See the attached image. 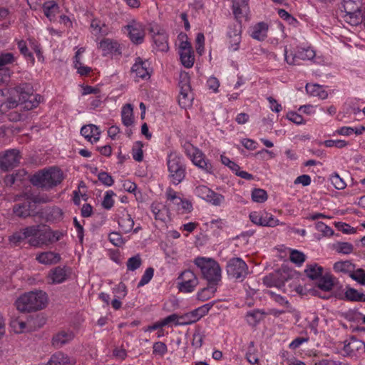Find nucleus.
Masks as SVG:
<instances>
[{"label":"nucleus","mask_w":365,"mask_h":365,"mask_svg":"<svg viewBox=\"0 0 365 365\" xmlns=\"http://www.w3.org/2000/svg\"><path fill=\"white\" fill-rule=\"evenodd\" d=\"M46 302L47 296L45 292H30L20 296L16 301V306L21 312H31L43 309Z\"/></svg>","instance_id":"obj_1"},{"label":"nucleus","mask_w":365,"mask_h":365,"mask_svg":"<svg viewBox=\"0 0 365 365\" xmlns=\"http://www.w3.org/2000/svg\"><path fill=\"white\" fill-rule=\"evenodd\" d=\"M63 179L62 171L56 168L43 170L34 174L31 182L34 186L49 190L60 184Z\"/></svg>","instance_id":"obj_2"},{"label":"nucleus","mask_w":365,"mask_h":365,"mask_svg":"<svg viewBox=\"0 0 365 365\" xmlns=\"http://www.w3.org/2000/svg\"><path fill=\"white\" fill-rule=\"evenodd\" d=\"M195 264L200 269L203 277L208 284L217 285L221 280V269L212 258L198 257L194 260Z\"/></svg>","instance_id":"obj_3"},{"label":"nucleus","mask_w":365,"mask_h":365,"mask_svg":"<svg viewBox=\"0 0 365 365\" xmlns=\"http://www.w3.org/2000/svg\"><path fill=\"white\" fill-rule=\"evenodd\" d=\"M169 176L175 185L180 183L185 178V165L178 155L170 153L168 160Z\"/></svg>","instance_id":"obj_4"},{"label":"nucleus","mask_w":365,"mask_h":365,"mask_svg":"<svg viewBox=\"0 0 365 365\" xmlns=\"http://www.w3.org/2000/svg\"><path fill=\"white\" fill-rule=\"evenodd\" d=\"M15 91L19 96V101L25 103V108L32 109L38 106L41 96L40 95H34V89L31 84L23 83L15 87Z\"/></svg>","instance_id":"obj_5"},{"label":"nucleus","mask_w":365,"mask_h":365,"mask_svg":"<svg viewBox=\"0 0 365 365\" xmlns=\"http://www.w3.org/2000/svg\"><path fill=\"white\" fill-rule=\"evenodd\" d=\"M180 95L178 103L180 107L186 109L192 105L193 95L190 84V76L187 73H181L180 75Z\"/></svg>","instance_id":"obj_6"},{"label":"nucleus","mask_w":365,"mask_h":365,"mask_svg":"<svg viewBox=\"0 0 365 365\" xmlns=\"http://www.w3.org/2000/svg\"><path fill=\"white\" fill-rule=\"evenodd\" d=\"M361 6V0H343L345 21L352 26L359 24Z\"/></svg>","instance_id":"obj_7"},{"label":"nucleus","mask_w":365,"mask_h":365,"mask_svg":"<svg viewBox=\"0 0 365 365\" xmlns=\"http://www.w3.org/2000/svg\"><path fill=\"white\" fill-rule=\"evenodd\" d=\"M59 240L58 232H53L50 228L43 227L41 229L40 226L38 227V233L36 237L29 239V245L33 247H41L44 245H48L53 242Z\"/></svg>","instance_id":"obj_8"},{"label":"nucleus","mask_w":365,"mask_h":365,"mask_svg":"<svg viewBox=\"0 0 365 365\" xmlns=\"http://www.w3.org/2000/svg\"><path fill=\"white\" fill-rule=\"evenodd\" d=\"M226 269L229 276L240 281H243L248 274V267L240 257L230 259Z\"/></svg>","instance_id":"obj_9"},{"label":"nucleus","mask_w":365,"mask_h":365,"mask_svg":"<svg viewBox=\"0 0 365 365\" xmlns=\"http://www.w3.org/2000/svg\"><path fill=\"white\" fill-rule=\"evenodd\" d=\"M20 153L16 149L6 150L0 153V168L4 171L13 169L20 162Z\"/></svg>","instance_id":"obj_10"},{"label":"nucleus","mask_w":365,"mask_h":365,"mask_svg":"<svg viewBox=\"0 0 365 365\" xmlns=\"http://www.w3.org/2000/svg\"><path fill=\"white\" fill-rule=\"evenodd\" d=\"M178 289L182 292H192L198 284L195 274L190 270H185L178 277Z\"/></svg>","instance_id":"obj_11"},{"label":"nucleus","mask_w":365,"mask_h":365,"mask_svg":"<svg viewBox=\"0 0 365 365\" xmlns=\"http://www.w3.org/2000/svg\"><path fill=\"white\" fill-rule=\"evenodd\" d=\"M315 51L310 47H298L296 53L290 58L289 56H287V48L284 49V58L289 65L299 64L298 60H312L315 57Z\"/></svg>","instance_id":"obj_12"},{"label":"nucleus","mask_w":365,"mask_h":365,"mask_svg":"<svg viewBox=\"0 0 365 365\" xmlns=\"http://www.w3.org/2000/svg\"><path fill=\"white\" fill-rule=\"evenodd\" d=\"M37 316L36 317H30L27 319V322H24L22 319L17 318L13 319L11 322V327L13 331L16 334H21L26 331H31L33 329H36L37 327H40L41 325H37L36 322L41 320Z\"/></svg>","instance_id":"obj_13"},{"label":"nucleus","mask_w":365,"mask_h":365,"mask_svg":"<svg viewBox=\"0 0 365 365\" xmlns=\"http://www.w3.org/2000/svg\"><path fill=\"white\" fill-rule=\"evenodd\" d=\"M180 61L185 68L192 67L195 62L194 51L191 43L187 41H182L179 47Z\"/></svg>","instance_id":"obj_14"},{"label":"nucleus","mask_w":365,"mask_h":365,"mask_svg":"<svg viewBox=\"0 0 365 365\" xmlns=\"http://www.w3.org/2000/svg\"><path fill=\"white\" fill-rule=\"evenodd\" d=\"M242 26L240 23H234L229 26L227 37L229 38V49L237 51L241 42Z\"/></svg>","instance_id":"obj_15"},{"label":"nucleus","mask_w":365,"mask_h":365,"mask_svg":"<svg viewBox=\"0 0 365 365\" xmlns=\"http://www.w3.org/2000/svg\"><path fill=\"white\" fill-rule=\"evenodd\" d=\"M289 279V274L286 272L277 271L265 276L263 283L267 287H276L281 288Z\"/></svg>","instance_id":"obj_16"},{"label":"nucleus","mask_w":365,"mask_h":365,"mask_svg":"<svg viewBox=\"0 0 365 365\" xmlns=\"http://www.w3.org/2000/svg\"><path fill=\"white\" fill-rule=\"evenodd\" d=\"M131 71L135 73L136 77L144 79L150 78L152 68L148 61L143 60L141 58L138 57L131 68Z\"/></svg>","instance_id":"obj_17"},{"label":"nucleus","mask_w":365,"mask_h":365,"mask_svg":"<svg viewBox=\"0 0 365 365\" xmlns=\"http://www.w3.org/2000/svg\"><path fill=\"white\" fill-rule=\"evenodd\" d=\"M150 33H153V39L155 48L162 52H166L169 49L168 43V35L164 30H159L154 28L149 29Z\"/></svg>","instance_id":"obj_18"},{"label":"nucleus","mask_w":365,"mask_h":365,"mask_svg":"<svg viewBox=\"0 0 365 365\" xmlns=\"http://www.w3.org/2000/svg\"><path fill=\"white\" fill-rule=\"evenodd\" d=\"M14 59L11 53H0V85L7 81L9 77V69L4 68V66L12 63Z\"/></svg>","instance_id":"obj_19"},{"label":"nucleus","mask_w":365,"mask_h":365,"mask_svg":"<svg viewBox=\"0 0 365 365\" xmlns=\"http://www.w3.org/2000/svg\"><path fill=\"white\" fill-rule=\"evenodd\" d=\"M250 220L257 225L274 227L278 225V220L274 219L272 215L265 213V215H260L257 212L250 214Z\"/></svg>","instance_id":"obj_20"},{"label":"nucleus","mask_w":365,"mask_h":365,"mask_svg":"<svg viewBox=\"0 0 365 365\" xmlns=\"http://www.w3.org/2000/svg\"><path fill=\"white\" fill-rule=\"evenodd\" d=\"M74 338V334L71 331H61L54 334L52 338V345L57 349L69 343Z\"/></svg>","instance_id":"obj_21"},{"label":"nucleus","mask_w":365,"mask_h":365,"mask_svg":"<svg viewBox=\"0 0 365 365\" xmlns=\"http://www.w3.org/2000/svg\"><path fill=\"white\" fill-rule=\"evenodd\" d=\"M70 274V269L66 267H56L49 272L48 278L53 284H60L64 282Z\"/></svg>","instance_id":"obj_22"},{"label":"nucleus","mask_w":365,"mask_h":365,"mask_svg":"<svg viewBox=\"0 0 365 365\" xmlns=\"http://www.w3.org/2000/svg\"><path fill=\"white\" fill-rule=\"evenodd\" d=\"M81 134L88 141L93 143L99 140L101 132L96 125L89 124L81 128Z\"/></svg>","instance_id":"obj_23"},{"label":"nucleus","mask_w":365,"mask_h":365,"mask_svg":"<svg viewBox=\"0 0 365 365\" xmlns=\"http://www.w3.org/2000/svg\"><path fill=\"white\" fill-rule=\"evenodd\" d=\"M129 31L130 38L135 44H140L143 41L145 31L142 25L134 24L127 26Z\"/></svg>","instance_id":"obj_24"},{"label":"nucleus","mask_w":365,"mask_h":365,"mask_svg":"<svg viewBox=\"0 0 365 365\" xmlns=\"http://www.w3.org/2000/svg\"><path fill=\"white\" fill-rule=\"evenodd\" d=\"M197 190L201 194L205 195V196L202 197L204 199L215 205H220L224 198L222 195L213 192L206 186L198 187Z\"/></svg>","instance_id":"obj_25"},{"label":"nucleus","mask_w":365,"mask_h":365,"mask_svg":"<svg viewBox=\"0 0 365 365\" xmlns=\"http://www.w3.org/2000/svg\"><path fill=\"white\" fill-rule=\"evenodd\" d=\"M335 277H334L331 274L326 273L325 274H322L317 282V287L322 291L329 292L332 289L335 284Z\"/></svg>","instance_id":"obj_26"},{"label":"nucleus","mask_w":365,"mask_h":365,"mask_svg":"<svg viewBox=\"0 0 365 365\" xmlns=\"http://www.w3.org/2000/svg\"><path fill=\"white\" fill-rule=\"evenodd\" d=\"M19 103L13 98H8L4 91L0 90V113H4L9 110L16 108Z\"/></svg>","instance_id":"obj_27"},{"label":"nucleus","mask_w":365,"mask_h":365,"mask_svg":"<svg viewBox=\"0 0 365 365\" xmlns=\"http://www.w3.org/2000/svg\"><path fill=\"white\" fill-rule=\"evenodd\" d=\"M233 14L237 19L247 15L249 12L248 0L233 1Z\"/></svg>","instance_id":"obj_28"},{"label":"nucleus","mask_w":365,"mask_h":365,"mask_svg":"<svg viewBox=\"0 0 365 365\" xmlns=\"http://www.w3.org/2000/svg\"><path fill=\"white\" fill-rule=\"evenodd\" d=\"M36 260L43 264H51L58 262L61 257L58 254L53 252H44L36 255Z\"/></svg>","instance_id":"obj_29"},{"label":"nucleus","mask_w":365,"mask_h":365,"mask_svg":"<svg viewBox=\"0 0 365 365\" xmlns=\"http://www.w3.org/2000/svg\"><path fill=\"white\" fill-rule=\"evenodd\" d=\"M192 161L200 168L205 170L207 173H212V165L205 160L203 153L200 151L196 150L193 153Z\"/></svg>","instance_id":"obj_30"},{"label":"nucleus","mask_w":365,"mask_h":365,"mask_svg":"<svg viewBox=\"0 0 365 365\" xmlns=\"http://www.w3.org/2000/svg\"><path fill=\"white\" fill-rule=\"evenodd\" d=\"M85 50V48L81 47L76 52V55L74 56V67L77 69L78 73L81 76H86L92 71L91 67L83 66V63L80 60V55L83 53Z\"/></svg>","instance_id":"obj_31"},{"label":"nucleus","mask_w":365,"mask_h":365,"mask_svg":"<svg viewBox=\"0 0 365 365\" xmlns=\"http://www.w3.org/2000/svg\"><path fill=\"white\" fill-rule=\"evenodd\" d=\"M150 208L156 220L165 221L168 210L165 205L160 202H153Z\"/></svg>","instance_id":"obj_32"},{"label":"nucleus","mask_w":365,"mask_h":365,"mask_svg":"<svg viewBox=\"0 0 365 365\" xmlns=\"http://www.w3.org/2000/svg\"><path fill=\"white\" fill-rule=\"evenodd\" d=\"M31 203L29 201L19 203L14 206L13 212L16 216L25 218L31 215Z\"/></svg>","instance_id":"obj_33"},{"label":"nucleus","mask_w":365,"mask_h":365,"mask_svg":"<svg viewBox=\"0 0 365 365\" xmlns=\"http://www.w3.org/2000/svg\"><path fill=\"white\" fill-rule=\"evenodd\" d=\"M268 26L266 23L260 22L256 24L252 33V37L258 41H264L267 37Z\"/></svg>","instance_id":"obj_34"},{"label":"nucleus","mask_w":365,"mask_h":365,"mask_svg":"<svg viewBox=\"0 0 365 365\" xmlns=\"http://www.w3.org/2000/svg\"><path fill=\"white\" fill-rule=\"evenodd\" d=\"M71 364L72 361L68 355L58 352L52 355L46 365H71Z\"/></svg>","instance_id":"obj_35"},{"label":"nucleus","mask_w":365,"mask_h":365,"mask_svg":"<svg viewBox=\"0 0 365 365\" xmlns=\"http://www.w3.org/2000/svg\"><path fill=\"white\" fill-rule=\"evenodd\" d=\"M118 223L125 232H130L134 225V221L131 215L127 212L123 213L122 216L118 218Z\"/></svg>","instance_id":"obj_36"},{"label":"nucleus","mask_w":365,"mask_h":365,"mask_svg":"<svg viewBox=\"0 0 365 365\" xmlns=\"http://www.w3.org/2000/svg\"><path fill=\"white\" fill-rule=\"evenodd\" d=\"M365 344L355 338H351L348 344L344 345V350L349 354H354L359 350L364 351Z\"/></svg>","instance_id":"obj_37"},{"label":"nucleus","mask_w":365,"mask_h":365,"mask_svg":"<svg viewBox=\"0 0 365 365\" xmlns=\"http://www.w3.org/2000/svg\"><path fill=\"white\" fill-rule=\"evenodd\" d=\"M355 269V265L350 261H340L334 263V269L337 272L348 273L349 275Z\"/></svg>","instance_id":"obj_38"},{"label":"nucleus","mask_w":365,"mask_h":365,"mask_svg":"<svg viewBox=\"0 0 365 365\" xmlns=\"http://www.w3.org/2000/svg\"><path fill=\"white\" fill-rule=\"evenodd\" d=\"M343 299L342 297H341ZM348 301L351 302H365V294L359 293L354 288H348L344 294V298Z\"/></svg>","instance_id":"obj_39"},{"label":"nucleus","mask_w":365,"mask_h":365,"mask_svg":"<svg viewBox=\"0 0 365 365\" xmlns=\"http://www.w3.org/2000/svg\"><path fill=\"white\" fill-rule=\"evenodd\" d=\"M100 48L102 49L103 55L116 52L118 50V43L109 38H105L100 42Z\"/></svg>","instance_id":"obj_40"},{"label":"nucleus","mask_w":365,"mask_h":365,"mask_svg":"<svg viewBox=\"0 0 365 365\" xmlns=\"http://www.w3.org/2000/svg\"><path fill=\"white\" fill-rule=\"evenodd\" d=\"M122 121L125 126H130L133 123V107L130 104H126L123 107L122 112Z\"/></svg>","instance_id":"obj_41"},{"label":"nucleus","mask_w":365,"mask_h":365,"mask_svg":"<svg viewBox=\"0 0 365 365\" xmlns=\"http://www.w3.org/2000/svg\"><path fill=\"white\" fill-rule=\"evenodd\" d=\"M304 272L309 278L318 279L322 275L323 268L317 264H312L307 265Z\"/></svg>","instance_id":"obj_42"},{"label":"nucleus","mask_w":365,"mask_h":365,"mask_svg":"<svg viewBox=\"0 0 365 365\" xmlns=\"http://www.w3.org/2000/svg\"><path fill=\"white\" fill-rule=\"evenodd\" d=\"M43 9L45 16L50 20H52L55 16L56 12L58 10V6L55 1L51 0L45 2Z\"/></svg>","instance_id":"obj_43"},{"label":"nucleus","mask_w":365,"mask_h":365,"mask_svg":"<svg viewBox=\"0 0 365 365\" xmlns=\"http://www.w3.org/2000/svg\"><path fill=\"white\" fill-rule=\"evenodd\" d=\"M306 90L314 96H318L322 99H325L328 96V93L319 85L314 84L312 86L307 85Z\"/></svg>","instance_id":"obj_44"},{"label":"nucleus","mask_w":365,"mask_h":365,"mask_svg":"<svg viewBox=\"0 0 365 365\" xmlns=\"http://www.w3.org/2000/svg\"><path fill=\"white\" fill-rule=\"evenodd\" d=\"M216 290V285L208 284L207 287L203 288L200 292H198L197 298L201 301H205L210 299L214 294Z\"/></svg>","instance_id":"obj_45"},{"label":"nucleus","mask_w":365,"mask_h":365,"mask_svg":"<svg viewBox=\"0 0 365 365\" xmlns=\"http://www.w3.org/2000/svg\"><path fill=\"white\" fill-rule=\"evenodd\" d=\"M267 193L263 189L255 188L252 192V199L255 202L262 203L267 200Z\"/></svg>","instance_id":"obj_46"},{"label":"nucleus","mask_w":365,"mask_h":365,"mask_svg":"<svg viewBox=\"0 0 365 365\" xmlns=\"http://www.w3.org/2000/svg\"><path fill=\"white\" fill-rule=\"evenodd\" d=\"M262 317L263 313L259 310L249 312L246 315L247 322L252 326H255L262 319Z\"/></svg>","instance_id":"obj_47"},{"label":"nucleus","mask_w":365,"mask_h":365,"mask_svg":"<svg viewBox=\"0 0 365 365\" xmlns=\"http://www.w3.org/2000/svg\"><path fill=\"white\" fill-rule=\"evenodd\" d=\"M180 322H176V324H190L198 321L195 311L186 313L180 317Z\"/></svg>","instance_id":"obj_48"},{"label":"nucleus","mask_w":365,"mask_h":365,"mask_svg":"<svg viewBox=\"0 0 365 365\" xmlns=\"http://www.w3.org/2000/svg\"><path fill=\"white\" fill-rule=\"evenodd\" d=\"M335 250L339 253H343L345 255L350 254L353 252L354 247L349 242H337L334 245Z\"/></svg>","instance_id":"obj_49"},{"label":"nucleus","mask_w":365,"mask_h":365,"mask_svg":"<svg viewBox=\"0 0 365 365\" xmlns=\"http://www.w3.org/2000/svg\"><path fill=\"white\" fill-rule=\"evenodd\" d=\"M142 264V259L139 255L130 257L127 261L126 266L129 271H135Z\"/></svg>","instance_id":"obj_50"},{"label":"nucleus","mask_w":365,"mask_h":365,"mask_svg":"<svg viewBox=\"0 0 365 365\" xmlns=\"http://www.w3.org/2000/svg\"><path fill=\"white\" fill-rule=\"evenodd\" d=\"M350 277L359 284L365 285V271L363 269L359 268L356 270L354 269L350 274Z\"/></svg>","instance_id":"obj_51"},{"label":"nucleus","mask_w":365,"mask_h":365,"mask_svg":"<svg viewBox=\"0 0 365 365\" xmlns=\"http://www.w3.org/2000/svg\"><path fill=\"white\" fill-rule=\"evenodd\" d=\"M17 44L21 53L23 54L25 57L30 59L31 62L34 63L35 61L34 57L33 54L31 52H29L26 42L24 40H20L18 41Z\"/></svg>","instance_id":"obj_52"},{"label":"nucleus","mask_w":365,"mask_h":365,"mask_svg":"<svg viewBox=\"0 0 365 365\" xmlns=\"http://www.w3.org/2000/svg\"><path fill=\"white\" fill-rule=\"evenodd\" d=\"M143 144L137 142L132 150L133 158L137 162H141L143 159V153L142 150Z\"/></svg>","instance_id":"obj_53"},{"label":"nucleus","mask_w":365,"mask_h":365,"mask_svg":"<svg viewBox=\"0 0 365 365\" xmlns=\"http://www.w3.org/2000/svg\"><path fill=\"white\" fill-rule=\"evenodd\" d=\"M290 260L297 264H301L305 261V255L298 250H292L290 252Z\"/></svg>","instance_id":"obj_54"},{"label":"nucleus","mask_w":365,"mask_h":365,"mask_svg":"<svg viewBox=\"0 0 365 365\" xmlns=\"http://www.w3.org/2000/svg\"><path fill=\"white\" fill-rule=\"evenodd\" d=\"M62 210L57 207H52L51 210H49V212L47 213V218L49 220H60L62 218Z\"/></svg>","instance_id":"obj_55"},{"label":"nucleus","mask_w":365,"mask_h":365,"mask_svg":"<svg viewBox=\"0 0 365 365\" xmlns=\"http://www.w3.org/2000/svg\"><path fill=\"white\" fill-rule=\"evenodd\" d=\"M154 269L152 267H148L146 269L140 281L139 282L138 287H143L145 284H148L153 277Z\"/></svg>","instance_id":"obj_56"},{"label":"nucleus","mask_w":365,"mask_h":365,"mask_svg":"<svg viewBox=\"0 0 365 365\" xmlns=\"http://www.w3.org/2000/svg\"><path fill=\"white\" fill-rule=\"evenodd\" d=\"M109 241L116 247H120L124 242L122 235L117 232H112L108 235Z\"/></svg>","instance_id":"obj_57"},{"label":"nucleus","mask_w":365,"mask_h":365,"mask_svg":"<svg viewBox=\"0 0 365 365\" xmlns=\"http://www.w3.org/2000/svg\"><path fill=\"white\" fill-rule=\"evenodd\" d=\"M331 181L334 187L338 190H342L346 186L344 180L337 173H334L331 176Z\"/></svg>","instance_id":"obj_58"},{"label":"nucleus","mask_w":365,"mask_h":365,"mask_svg":"<svg viewBox=\"0 0 365 365\" xmlns=\"http://www.w3.org/2000/svg\"><path fill=\"white\" fill-rule=\"evenodd\" d=\"M213 304L214 302L207 303L195 309L198 320L208 313Z\"/></svg>","instance_id":"obj_59"},{"label":"nucleus","mask_w":365,"mask_h":365,"mask_svg":"<svg viewBox=\"0 0 365 365\" xmlns=\"http://www.w3.org/2000/svg\"><path fill=\"white\" fill-rule=\"evenodd\" d=\"M38 225H33L26 227L24 229H21L24 235H25V238L28 239L30 237H36V234L38 233Z\"/></svg>","instance_id":"obj_60"},{"label":"nucleus","mask_w":365,"mask_h":365,"mask_svg":"<svg viewBox=\"0 0 365 365\" xmlns=\"http://www.w3.org/2000/svg\"><path fill=\"white\" fill-rule=\"evenodd\" d=\"M113 195H114L113 191L106 192L102 202V205L105 209L109 210L113 206L114 201L112 199Z\"/></svg>","instance_id":"obj_61"},{"label":"nucleus","mask_w":365,"mask_h":365,"mask_svg":"<svg viewBox=\"0 0 365 365\" xmlns=\"http://www.w3.org/2000/svg\"><path fill=\"white\" fill-rule=\"evenodd\" d=\"M98 180L106 186H111L114 180L111 175L106 172H101L98 175Z\"/></svg>","instance_id":"obj_62"},{"label":"nucleus","mask_w":365,"mask_h":365,"mask_svg":"<svg viewBox=\"0 0 365 365\" xmlns=\"http://www.w3.org/2000/svg\"><path fill=\"white\" fill-rule=\"evenodd\" d=\"M316 228L318 231L323 232L325 236H331L334 234V230L322 222H317Z\"/></svg>","instance_id":"obj_63"},{"label":"nucleus","mask_w":365,"mask_h":365,"mask_svg":"<svg viewBox=\"0 0 365 365\" xmlns=\"http://www.w3.org/2000/svg\"><path fill=\"white\" fill-rule=\"evenodd\" d=\"M153 349V354H159L160 356L164 355L168 350L165 344L161 341L154 343Z\"/></svg>","instance_id":"obj_64"}]
</instances>
